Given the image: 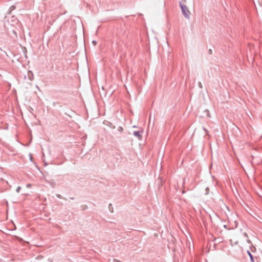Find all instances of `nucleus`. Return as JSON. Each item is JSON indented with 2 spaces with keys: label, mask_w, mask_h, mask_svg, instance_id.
Here are the masks:
<instances>
[{
  "label": "nucleus",
  "mask_w": 262,
  "mask_h": 262,
  "mask_svg": "<svg viewBox=\"0 0 262 262\" xmlns=\"http://www.w3.org/2000/svg\"><path fill=\"white\" fill-rule=\"evenodd\" d=\"M180 7L181 9L182 13L184 17L187 19L190 18V12L189 9L187 8L186 6L182 2H180Z\"/></svg>",
  "instance_id": "nucleus-1"
},
{
  "label": "nucleus",
  "mask_w": 262,
  "mask_h": 262,
  "mask_svg": "<svg viewBox=\"0 0 262 262\" xmlns=\"http://www.w3.org/2000/svg\"><path fill=\"white\" fill-rule=\"evenodd\" d=\"M143 131H134L133 132V135L137 137L139 140H142V134L143 133Z\"/></svg>",
  "instance_id": "nucleus-2"
},
{
  "label": "nucleus",
  "mask_w": 262,
  "mask_h": 262,
  "mask_svg": "<svg viewBox=\"0 0 262 262\" xmlns=\"http://www.w3.org/2000/svg\"><path fill=\"white\" fill-rule=\"evenodd\" d=\"M27 77L30 80H33L34 78L33 72L31 71H29L27 73Z\"/></svg>",
  "instance_id": "nucleus-3"
},
{
  "label": "nucleus",
  "mask_w": 262,
  "mask_h": 262,
  "mask_svg": "<svg viewBox=\"0 0 262 262\" xmlns=\"http://www.w3.org/2000/svg\"><path fill=\"white\" fill-rule=\"evenodd\" d=\"M247 253L250 258L251 261L252 262H254V257L253 256L252 254L249 251H247Z\"/></svg>",
  "instance_id": "nucleus-4"
},
{
  "label": "nucleus",
  "mask_w": 262,
  "mask_h": 262,
  "mask_svg": "<svg viewBox=\"0 0 262 262\" xmlns=\"http://www.w3.org/2000/svg\"><path fill=\"white\" fill-rule=\"evenodd\" d=\"M108 209H109L110 211H111V212L113 213L114 212V209H113V207L112 206V204H109Z\"/></svg>",
  "instance_id": "nucleus-5"
},
{
  "label": "nucleus",
  "mask_w": 262,
  "mask_h": 262,
  "mask_svg": "<svg viewBox=\"0 0 262 262\" xmlns=\"http://www.w3.org/2000/svg\"><path fill=\"white\" fill-rule=\"evenodd\" d=\"M205 194L207 195L209 193V187H206L205 189Z\"/></svg>",
  "instance_id": "nucleus-6"
},
{
  "label": "nucleus",
  "mask_w": 262,
  "mask_h": 262,
  "mask_svg": "<svg viewBox=\"0 0 262 262\" xmlns=\"http://www.w3.org/2000/svg\"><path fill=\"white\" fill-rule=\"evenodd\" d=\"M20 189H21V187H20V186H18V187H17V188H16V192H18H18H19V191H20Z\"/></svg>",
  "instance_id": "nucleus-7"
},
{
  "label": "nucleus",
  "mask_w": 262,
  "mask_h": 262,
  "mask_svg": "<svg viewBox=\"0 0 262 262\" xmlns=\"http://www.w3.org/2000/svg\"><path fill=\"white\" fill-rule=\"evenodd\" d=\"M198 86L200 88L202 89L203 88V86H202V83L201 82H199L198 83Z\"/></svg>",
  "instance_id": "nucleus-8"
},
{
  "label": "nucleus",
  "mask_w": 262,
  "mask_h": 262,
  "mask_svg": "<svg viewBox=\"0 0 262 262\" xmlns=\"http://www.w3.org/2000/svg\"><path fill=\"white\" fill-rule=\"evenodd\" d=\"M205 112L207 113V115L208 117H210L209 112L208 110H206Z\"/></svg>",
  "instance_id": "nucleus-9"
},
{
  "label": "nucleus",
  "mask_w": 262,
  "mask_h": 262,
  "mask_svg": "<svg viewBox=\"0 0 262 262\" xmlns=\"http://www.w3.org/2000/svg\"><path fill=\"white\" fill-rule=\"evenodd\" d=\"M208 53L210 54V55H211L212 54V51L211 49H209V51H208Z\"/></svg>",
  "instance_id": "nucleus-10"
},
{
  "label": "nucleus",
  "mask_w": 262,
  "mask_h": 262,
  "mask_svg": "<svg viewBox=\"0 0 262 262\" xmlns=\"http://www.w3.org/2000/svg\"><path fill=\"white\" fill-rule=\"evenodd\" d=\"M92 43L93 44L94 46H96L97 44V41H96L95 40H93L92 41Z\"/></svg>",
  "instance_id": "nucleus-11"
},
{
  "label": "nucleus",
  "mask_w": 262,
  "mask_h": 262,
  "mask_svg": "<svg viewBox=\"0 0 262 262\" xmlns=\"http://www.w3.org/2000/svg\"><path fill=\"white\" fill-rule=\"evenodd\" d=\"M56 196H57V198H58L59 199H62V196L60 194H57Z\"/></svg>",
  "instance_id": "nucleus-12"
},
{
  "label": "nucleus",
  "mask_w": 262,
  "mask_h": 262,
  "mask_svg": "<svg viewBox=\"0 0 262 262\" xmlns=\"http://www.w3.org/2000/svg\"><path fill=\"white\" fill-rule=\"evenodd\" d=\"M113 261H114V262H122V261H120V260H118V259H114Z\"/></svg>",
  "instance_id": "nucleus-13"
},
{
  "label": "nucleus",
  "mask_w": 262,
  "mask_h": 262,
  "mask_svg": "<svg viewBox=\"0 0 262 262\" xmlns=\"http://www.w3.org/2000/svg\"><path fill=\"white\" fill-rule=\"evenodd\" d=\"M10 9H12V10H13V9H15V7H14V6H11V7H10Z\"/></svg>",
  "instance_id": "nucleus-14"
},
{
  "label": "nucleus",
  "mask_w": 262,
  "mask_h": 262,
  "mask_svg": "<svg viewBox=\"0 0 262 262\" xmlns=\"http://www.w3.org/2000/svg\"><path fill=\"white\" fill-rule=\"evenodd\" d=\"M204 131H205L206 133H208L207 130L206 129H205V128H204Z\"/></svg>",
  "instance_id": "nucleus-15"
},
{
  "label": "nucleus",
  "mask_w": 262,
  "mask_h": 262,
  "mask_svg": "<svg viewBox=\"0 0 262 262\" xmlns=\"http://www.w3.org/2000/svg\"><path fill=\"white\" fill-rule=\"evenodd\" d=\"M122 129H123L122 127H119V130H122Z\"/></svg>",
  "instance_id": "nucleus-16"
},
{
  "label": "nucleus",
  "mask_w": 262,
  "mask_h": 262,
  "mask_svg": "<svg viewBox=\"0 0 262 262\" xmlns=\"http://www.w3.org/2000/svg\"><path fill=\"white\" fill-rule=\"evenodd\" d=\"M70 199H71V200H74V198H70Z\"/></svg>",
  "instance_id": "nucleus-17"
},
{
  "label": "nucleus",
  "mask_w": 262,
  "mask_h": 262,
  "mask_svg": "<svg viewBox=\"0 0 262 262\" xmlns=\"http://www.w3.org/2000/svg\"><path fill=\"white\" fill-rule=\"evenodd\" d=\"M244 235H245V236H247V234L246 233H244Z\"/></svg>",
  "instance_id": "nucleus-18"
},
{
  "label": "nucleus",
  "mask_w": 262,
  "mask_h": 262,
  "mask_svg": "<svg viewBox=\"0 0 262 262\" xmlns=\"http://www.w3.org/2000/svg\"><path fill=\"white\" fill-rule=\"evenodd\" d=\"M183 1H184V2H185V3L186 2V0H183Z\"/></svg>",
  "instance_id": "nucleus-19"
}]
</instances>
